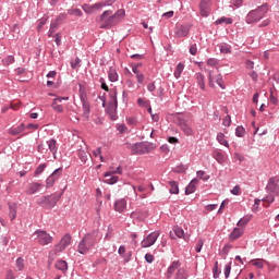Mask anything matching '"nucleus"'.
Wrapping results in <instances>:
<instances>
[{
	"instance_id": "69168bd1",
	"label": "nucleus",
	"mask_w": 279,
	"mask_h": 279,
	"mask_svg": "<svg viewBox=\"0 0 279 279\" xmlns=\"http://www.w3.org/2000/svg\"><path fill=\"white\" fill-rule=\"evenodd\" d=\"M232 195H241V187H239V185H235L232 190H231Z\"/></svg>"
},
{
	"instance_id": "680f3d73",
	"label": "nucleus",
	"mask_w": 279,
	"mask_h": 279,
	"mask_svg": "<svg viewBox=\"0 0 279 279\" xmlns=\"http://www.w3.org/2000/svg\"><path fill=\"white\" fill-rule=\"evenodd\" d=\"M137 84H143L145 82V75L141 72L136 75Z\"/></svg>"
},
{
	"instance_id": "412c9836",
	"label": "nucleus",
	"mask_w": 279,
	"mask_h": 279,
	"mask_svg": "<svg viewBox=\"0 0 279 279\" xmlns=\"http://www.w3.org/2000/svg\"><path fill=\"white\" fill-rule=\"evenodd\" d=\"M184 239V230L180 227H174L173 231L170 232V239Z\"/></svg>"
},
{
	"instance_id": "f3484780",
	"label": "nucleus",
	"mask_w": 279,
	"mask_h": 279,
	"mask_svg": "<svg viewBox=\"0 0 279 279\" xmlns=\"http://www.w3.org/2000/svg\"><path fill=\"white\" fill-rule=\"evenodd\" d=\"M43 189V184L38 182H32L27 185L26 195H34Z\"/></svg>"
},
{
	"instance_id": "ea45409f",
	"label": "nucleus",
	"mask_w": 279,
	"mask_h": 279,
	"mask_svg": "<svg viewBox=\"0 0 279 279\" xmlns=\"http://www.w3.org/2000/svg\"><path fill=\"white\" fill-rule=\"evenodd\" d=\"M78 87H80L78 93H80L81 101H83V99H88L86 98V87H84V85L82 84H78Z\"/></svg>"
},
{
	"instance_id": "c03bdc74",
	"label": "nucleus",
	"mask_w": 279,
	"mask_h": 279,
	"mask_svg": "<svg viewBox=\"0 0 279 279\" xmlns=\"http://www.w3.org/2000/svg\"><path fill=\"white\" fill-rule=\"evenodd\" d=\"M235 136H238L239 138H243V136H245V128L236 126Z\"/></svg>"
},
{
	"instance_id": "b1692460",
	"label": "nucleus",
	"mask_w": 279,
	"mask_h": 279,
	"mask_svg": "<svg viewBox=\"0 0 279 279\" xmlns=\"http://www.w3.org/2000/svg\"><path fill=\"white\" fill-rule=\"evenodd\" d=\"M199 184V179H193L190 184L185 189V195H191V193H195V187Z\"/></svg>"
},
{
	"instance_id": "ddd939ff",
	"label": "nucleus",
	"mask_w": 279,
	"mask_h": 279,
	"mask_svg": "<svg viewBox=\"0 0 279 279\" xmlns=\"http://www.w3.org/2000/svg\"><path fill=\"white\" fill-rule=\"evenodd\" d=\"M71 245V236L69 234H65L61 241L54 246V253L60 254V252H64L66 247Z\"/></svg>"
},
{
	"instance_id": "a18cd8bd",
	"label": "nucleus",
	"mask_w": 279,
	"mask_h": 279,
	"mask_svg": "<svg viewBox=\"0 0 279 279\" xmlns=\"http://www.w3.org/2000/svg\"><path fill=\"white\" fill-rule=\"evenodd\" d=\"M46 145L49 147L50 151H56V149H58L56 141H47Z\"/></svg>"
},
{
	"instance_id": "9d476101",
	"label": "nucleus",
	"mask_w": 279,
	"mask_h": 279,
	"mask_svg": "<svg viewBox=\"0 0 279 279\" xmlns=\"http://www.w3.org/2000/svg\"><path fill=\"white\" fill-rule=\"evenodd\" d=\"M213 10V1L210 0H202L199 3V12L201 16L208 17L210 16V12Z\"/></svg>"
},
{
	"instance_id": "338daca9",
	"label": "nucleus",
	"mask_w": 279,
	"mask_h": 279,
	"mask_svg": "<svg viewBox=\"0 0 279 279\" xmlns=\"http://www.w3.org/2000/svg\"><path fill=\"white\" fill-rule=\"evenodd\" d=\"M245 65H246V69H248L250 71H252V69H254V61H252V60H246Z\"/></svg>"
},
{
	"instance_id": "39448f33",
	"label": "nucleus",
	"mask_w": 279,
	"mask_h": 279,
	"mask_svg": "<svg viewBox=\"0 0 279 279\" xmlns=\"http://www.w3.org/2000/svg\"><path fill=\"white\" fill-rule=\"evenodd\" d=\"M110 101L107 105L106 112L109 114L111 121H117L119 117L117 116V108H119V101L117 100V92L110 94Z\"/></svg>"
},
{
	"instance_id": "7c9ffc66",
	"label": "nucleus",
	"mask_w": 279,
	"mask_h": 279,
	"mask_svg": "<svg viewBox=\"0 0 279 279\" xmlns=\"http://www.w3.org/2000/svg\"><path fill=\"white\" fill-rule=\"evenodd\" d=\"M9 217L11 221L16 219V204H9Z\"/></svg>"
},
{
	"instance_id": "a211bd4d",
	"label": "nucleus",
	"mask_w": 279,
	"mask_h": 279,
	"mask_svg": "<svg viewBox=\"0 0 279 279\" xmlns=\"http://www.w3.org/2000/svg\"><path fill=\"white\" fill-rule=\"evenodd\" d=\"M82 108H83V117L88 121L90 119V102H88V99L81 100Z\"/></svg>"
},
{
	"instance_id": "774afa93",
	"label": "nucleus",
	"mask_w": 279,
	"mask_h": 279,
	"mask_svg": "<svg viewBox=\"0 0 279 279\" xmlns=\"http://www.w3.org/2000/svg\"><path fill=\"white\" fill-rule=\"evenodd\" d=\"M5 279H15L14 271L8 270Z\"/></svg>"
},
{
	"instance_id": "20e7f679",
	"label": "nucleus",
	"mask_w": 279,
	"mask_h": 279,
	"mask_svg": "<svg viewBox=\"0 0 279 279\" xmlns=\"http://www.w3.org/2000/svg\"><path fill=\"white\" fill-rule=\"evenodd\" d=\"M100 24V29H110V27H114L119 20H116V15H112V10L104 11L100 17L97 20Z\"/></svg>"
},
{
	"instance_id": "7ed1b4c3",
	"label": "nucleus",
	"mask_w": 279,
	"mask_h": 279,
	"mask_svg": "<svg viewBox=\"0 0 279 279\" xmlns=\"http://www.w3.org/2000/svg\"><path fill=\"white\" fill-rule=\"evenodd\" d=\"M182 267V264L180 263V260H174L171 263V265L168 267L167 270V278L171 279L174 276V279H187L189 278V274L186 272V269L184 268H180Z\"/></svg>"
},
{
	"instance_id": "f704fd0d",
	"label": "nucleus",
	"mask_w": 279,
	"mask_h": 279,
	"mask_svg": "<svg viewBox=\"0 0 279 279\" xmlns=\"http://www.w3.org/2000/svg\"><path fill=\"white\" fill-rule=\"evenodd\" d=\"M250 221H252V216H246V217H244V218H241V219L238 221L236 226H238L239 228H243L244 226H247V223H250Z\"/></svg>"
},
{
	"instance_id": "393cba45",
	"label": "nucleus",
	"mask_w": 279,
	"mask_h": 279,
	"mask_svg": "<svg viewBox=\"0 0 279 279\" xmlns=\"http://www.w3.org/2000/svg\"><path fill=\"white\" fill-rule=\"evenodd\" d=\"M169 187V193L171 195H178L180 193V186L177 181H169L168 182Z\"/></svg>"
},
{
	"instance_id": "2f4dec72",
	"label": "nucleus",
	"mask_w": 279,
	"mask_h": 279,
	"mask_svg": "<svg viewBox=\"0 0 279 279\" xmlns=\"http://www.w3.org/2000/svg\"><path fill=\"white\" fill-rule=\"evenodd\" d=\"M219 50L220 53H232V46H230V44H220Z\"/></svg>"
},
{
	"instance_id": "f257e3e1",
	"label": "nucleus",
	"mask_w": 279,
	"mask_h": 279,
	"mask_svg": "<svg viewBox=\"0 0 279 279\" xmlns=\"http://www.w3.org/2000/svg\"><path fill=\"white\" fill-rule=\"evenodd\" d=\"M101 241V235L99 234V231H92L90 233H87L82 241L78 243V253L80 254H88L95 245H97Z\"/></svg>"
},
{
	"instance_id": "603ef678",
	"label": "nucleus",
	"mask_w": 279,
	"mask_h": 279,
	"mask_svg": "<svg viewBox=\"0 0 279 279\" xmlns=\"http://www.w3.org/2000/svg\"><path fill=\"white\" fill-rule=\"evenodd\" d=\"M60 175H62V168H58L50 174V177H52L54 180H58Z\"/></svg>"
},
{
	"instance_id": "c85d7f7f",
	"label": "nucleus",
	"mask_w": 279,
	"mask_h": 279,
	"mask_svg": "<svg viewBox=\"0 0 279 279\" xmlns=\"http://www.w3.org/2000/svg\"><path fill=\"white\" fill-rule=\"evenodd\" d=\"M232 25L233 21H232V17H226V16H222V17H219L215 24L216 25Z\"/></svg>"
},
{
	"instance_id": "bf43d9fd",
	"label": "nucleus",
	"mask_w": 279,
	"mask_h": 279,
	"mask_svg": "<svg viewBox=\"0 0 279 279\" xmlns=\"http://www.w3.org/2000/svg\"><path fill=\"white\" fill-rule=\"evenodd\" d=\"M230 123H231V118H230V116H227V117L222 120V124L225 125V128H230Z\"/></svg>"
},
{
	"instance_id": "4be33fe9",
	"label": "nucleus",
	"mask_w": 279,
	"mask_h": 279,
	"mask_svg": "<svg viewBox=\"0 0 279 279\" xmlns=\"http://www.w3.org/2000/svg\"><path fill=\"white\" fill-rule=\"evenodd\" d=\"M25 132V124L22 123L19 126H13L9 129V134H12V136H19V134H23Z\"/></svg>"
},
{
	"instance_id": "6ab92c4d",
	"label": "nucleus",
	"mask_w": 279,
	"mask_h": 279,
	"mask_svg": "<svg viewBox=\"0 0 279 279\" xmlns=\"http://www.w3.org/2000/svg\"><path fill=\"white\" fill-rule=\"evenodd\" d=\"M125 208H128V201L125 198H121L114 203V210L117 213H124Z\"/></svg>"
},
{
	"instance_id": "37998d69",
	"label": "nucleus",
	"mask_w": 279,
	"mask_h": 279,
	"mask_svg": "<svg viewBox=\"0 0 279 279\" xmlns=\"http://www.w3.org/2000/svg\"><path fill=\"white\" fill-rule=\"evenodd\" d=\"M51 108L54 110V112H64V108L62 107V105H58L56 100H52Z\"/></svg>"
},
{
	"instance_id": "4c0bfd02",
	"label": "nucleus",
	"mask_w": 279,
	"mask_h": 279,
	"mask_svg": "<svg viewBox=\"0 0 279 279\" xmlns=\"http://www.w3.org/2000/svg\"><path fill=\"white\" fill-rule=\"evenodd\" d=\"M265 263H267L265 259H255L253 260V266L257 269H263V267H265Z\"/></svg>"
},
{
	"instance_id": "cd10ccee",
	"label": "nucleus",
	"mask_w": 279,
	"mask_h": 279,
	"mask_svg": "<svg viewBox=\"0 0 279 279\" xmlns=\"http://www.w3.org/2000/svg\"><path fill=\"white\" fill-rule=\"evenodd\" d=\"M56 269H59V271H66L69 269V264H66L65 260H58L54 265Z\"/></svg>"
},
{
	"instance_id": "a878e982",
	"label": "nucleus",
	"mask_w": 279,
	"mask_h": 279,
	"mask_svg": "<svg viewBox=\"0 0 279 279\" xmlns=\"http://www.w3.org/2000/svg\"><path fill=\"white\" fill-rule=\"evenodd\" d=\"M108 78H109V82H119V73L117 72V69L112 66L109 69Z\"/></svg>"
},
{
	"instance_id": "79ce46f5",
	"label": "nucleus",
	"mask_w": 279,
	"mask_h": 279,
	"mask_svg": "<svg viewBox=\"0 0 279 279\" xmlns=\"http://www.w3.org/2000/svg\"><path fill=\"white\" fill-rule=\"evenodd\" d=\"M71 66L74 70L80 69V66H82V59H80V57H76L75 60L71 62Z\"/></svg>"
},
{
	"instance_id": "13d9d810",
	"label": "nucleus",
	"mask_w": 279,
	"mask_h": 279,
	"mask_svg": "<svg viewBox=\"0 0 279 279\" xmlns=\"http://www.w3.org/2000/svg\"><path fill=\"white\" fill-rule=\"evenodd\" d=\"M125 14V10L120 9L118 10L114 14H112L113 16H116V21H119V16H123Z\"/></svg>"
},
{
	"instance_id": "5701e85b",
	"label": "nucleus",
	"mask_w": 279,
	"mask_h": 279,
	"mask_svg": "<svg viewBox=\"0 0 279 279\" xmlns=\"http://www.w3.org/2000/svg\"><path fill=\"white\" fill-rule=\"evenodd\" d=\"M243 232L244 230L242 228H234L229 235L230 241H236V239H241V236H243Z\"/></svg>"
},
{
	"instance_id": "09e8293b",
	"label": "nucleus",
	"mask_w": 279,
	"mask_h": 279,
	"mask_svg": "<svg viewBox=\"0 0 279 279\" xmlns=\"http://www.w3.org/2000/svg\"><path fill=\"white\" fill-rule=\"evenodd\" d=\"M230 271H232V263L225 266V278H230Z\"/></svg>"
},
{
	"instance_id": "58836bf2",
	"label": "nucleus",
	"mask_w": 279,
	"mask_h": 279,
	"mask_svg": "<svg viewBox=\"0 0 279 279\" xmlns=\"http://www.w3.org/2000/svg\"><path fill=\"white\" fill-rule=\"evenodd\" d=\"M197 178H199V180H204V182L210 180V175H206V171L204 170H199L196 172Z\"/></svg>"
},
{
	"instance_id": "aec40b11",
	"label": "nucleus",
	"mask_w": 279,
	"mask_h": 279,
	"mask_svg": "<svg viewBox=\"0 0 279 279\" xmlns=\"http://www.w3.org/2000/svg\"><path fill=\"white\" fill-rule=\"evenodd\" d=\"M195 80H196V84L197 86H199V88L202 90H206V77L204 76V74H202L201 72H197L195 74Z\"/></svg>"
},
{
	"instance_id": "8fccbe9b",
	"label": "nucleus",
	"mask_w": 279,
	"mask_h": 279,
	"mask_svg": "<svg viewBox=\"0 0 279 279\" xmlns=\"http://www.w3.org/2000/svg\"><path fill=\"white\" fill-rule=\"evenodd\" d=\"M45 169H47V165L46 163H41L37 167V169L35 170V175H40V173H43V171H45Z\"/></svg>"
},
{
	"instance_id": "bb28decb",
	"label": "nucleus",
	"mask_w": 279,
	"mask_h": 279,
	"mask_svg": "<svg viewBox=\"0 0 279 279\" xmlns=\"http://www.w3.org/2000/svg\"><path fill=\"white\" fill-rule=\"evenodd\" d=\"M183 71H184V63H182V62L178 63L174 72H173V76L175 77V80H180V77H182Z\"/></svg>"
},
{
	"instance_id": "de8ad7c7",
	"label": "nucleus",
	"mask_w": 279,
	"mask_h": 279,
	"mask_svg": "<svg viewBox=\"0 0 279 279\" xmlns=\"http://www.w3.org/2000/svg\"><path fill=\"white\" fill-rule=\"evenodd\" d=\"M53 184H56V179L50 175L47 180H46V187L47 189H51V186H53Z\"/></svg>"
},
{
	"instance_id": "3c124183",
	"label": "nucleus",
	"mask_w": 279,
	"mask_h": 279,
	"mask_svg": "<svg viewBox=\"0 0 279 279\" xmlns=\"http://www.w3.org/2000/svg\"><path fill=\"white\" fill-rule=\"evenodd\" d=\"M213 271H214V278H219V274H221V270H219V262L215 263Z\"/></svg>"
},
{
	"instance_id": "1a4fd4ad",
	"label": "nucleus",
	"mask_w": 279,
	"mask_h": 279,
	"mask_svg": "<svg viewBox=\"0 0 279 279\" xmlns=\"http://www.w3.org/2000/svg\"><path fill=\"white\" fill-rule=\"evenodd\" d=\"M158 236H160V231L151 232L141 242V246L144 248L151 247L158 241Z\"/></svg>"
},
{
	"instance_id": "473e14b6",
	"label": "nucleus",
	"mask_w": 279,
	"mask_h": 279,
	"mask_svg": "<svg viewBox=\"0 0 279 279\" xmlns=\"http://www.w3.org/2000/svg\"><path fill=\"white\" fill-rule=\"evenodd\" d=\"M16 271H23L25 269V259L23 257H19L15 262Z\"/></svg>"
},
{
	"instance_id": "4468645a",
	"label": "nucleus",
	"mask_w": 279,
	"mask_h": 279,
	"mask_svg": "<svg viewBox=\"0 0 279 279\" xmlns=\"http://www.w3.org/2000/svg\"><path fill=\"white\" fill-rule=\"evenodd\" d=\"M208 80H209V86H215V82H216L222 90H226V84H223V76H221V74H218L216 77H214L213 71H209Z\"/></svg>"
},
{
	"instance_id": "e433bc0d",
	"label": "nucleus",
	"mask_w": 279,
	"mask_h": 279,
	"mask_svg": "<svg viewBox=\"0 0 279 279\" xmlns=\"http://www.w3.org/2000/svg\"><path fill=\"white\" fill-rule=\"evenodd\" d=\"M56 29H58V22H52L48 31L49 38H52L53 34H56Z\"/></svg>"
},
{
	"instance_id": "a19ab883",
	"label": "nucleus",
	"mask_w": 279,
	"mask_h": 279,
	"mask_svg": "<svg viewBox=\"0 0 279 279\" xmlns=\"http://www.w3.org/2000/svg\"><path fill=\"white\" fill-rule=\"evenodd\" d=\"M207 65L213 66V69H217V66H219V60H217L216 58H209L207 60Z\"/></svg>"
},
{
	"instance_id": "f03ea898",
	"label": "nucleus",
	"mask_w": 279,
	"mask_h": 279,
	"mask_svg": "<svg viewBox=\"0 0 279 279\" xmlns=\"http://www.w3.org/2000/svg\"><path fill=\"white\" fill-rule=\"evenodd\" d=\"M269 12V4L264 3L257 7L255 10H251L245 16V23L247 25H254V23H260L267 13Z\"/></svg>"
},
{
	"instance_id": "6e6d98bb",
	"label": "nucleus",
	"mask_w": 279,
	"mask_h": 279,
	"mask_svg": "<svg viewBox=\"0 0 279 279\" xmlns=\"http://www.w3.org/2000/svg\"><path fill=\"white\" fill-rule=\"evenodd\" d=\"M190 53L191 56H197V44H192L190 46Z\"/></svg>"
},
{
	"instance_id": "72a5a7b5",
	"label": "nucleus",
	"mask_w": 279,
	"mask_h": 279,
	"mask_svg": "<svg viewBox=\"0 0 279 279\" xmlns=\"http://www.w3.org/2000/svg\"><path fill=\"white\" fill-rule=\"evenodd\" d=\"M68 14H70V16H84V12H82V10L73 8L68 9Z\"/></svg>"
},
{
	"instance_id": "864d4df0",
	"label": "nucleus",
	"mask_w": 279,
	"mask_h": 279,
	"mask_svg": "<svg viewBox=\"0 0 279 279\" xmlns=\"http://www.w3.org/2000/svg\"><path fill=\"white\" fill-rule=\"evenodd\" d=\"M202 247H204V240L203 239H198L196 246H195V252H202Z\"/></svg>"
},
{
	"instance_id": "2eb2a0df",
	"label": "nucleus",
	"mask_w": 279,
	"mask_h": 279,
	"mask_svg": "<svg viewBox=\"0 0 279 279\" xmlns=\"http://www.w3.org/2000/svg\"><path fill=\"white\" fill-rule=\"evenodd\" d=\"M82 10L85 12V14H95V12H99L104 10V4H99V2L95 4H83Z\"/></svg>"
},
{
	"instance_id": "e2e57ef3",
	"label": "nucleus",
	"mask_w": 279,
	"mask_h": 279,
	"mask_svg": "<svg viewBox=\"0 0 279 279\" xmlns=\"http://www.w3.org/2000/svg\"><path fill=\"white\" fill-rule=\"evenodd\" d=\"M126 123L128 125H136L137 121H136V118H126Z\"/></svg>"
},
{
	"instance_id": "dca6fc26",
	"label": "nucleus",
	"mask_w": 279,
	"mask_h": 279,
	"mask_svg": "<svg viewBox=\"0 0 279 279\" xmlns=\"http://www.w3.org/2000/svg\"><path fill=\"white\" fill-rule=\"evenodd\" d=\"M38 204L40 206H53L54 204H58V197L50 195V196H43L38 199Z\"/></svg>"
},
{
	"instance_id": "423d86ee",
	"label": "nucleus",
	"mask_w": 279,
	"mask_h": 279,
	"mask_svg": "<svg viewBox=\"0 0 279 279\" xmlns=\"http://www.w3.org/2000/svg\"><path fill=\"white\" fill-rule=\"evenodd\" d=\"M153 149H156V146L149 142H137L131 146L132 154L137 155L149 154Z\"/></svg>"
},
{
	"instance_id": "f8f14e48",
	"label": "nucleus",
	"mask_w": 279,
	"mask_h": 279,
	"mask_svg": "<svg viewBox=\"0 0 279 279\" xmlns=\"http://www.w3.org/2000/svg\"><path fill=\"white\" fill-rule=\"evenodd\" d=\"M191 32L187 25L177 24L174 27L175 38H186Z\"/></svg>"
},
{
	"instance_id": "052dcab7",
	"label": "nucleus",
	"mask_w": 279,
	"mask_h": 279,
	"mask_svg": "<svg viewBox=\"0 0 279 279\" xmlns=\"http://www.w3.org/2000/svg\"><path fill=\"white\" fill-rule=\"evenodd\" d=\"M125 252H126L125 245H121L118 250V253L122 256V258H125Z\"/></svg>"
},
{
	"instance_id": "49530a36",
	"label": "nucleus",
	"mask_w": 279,
	"mask_h": 279,
	"mask_svg": "<svg viewBox=\"0 0 279 279\" xmlns=\"http://www.w3.org/2000/svg\"><path fill=\"white\" fill-rule=\"evenodd\" d=\"M106 184H117L119 182V177L111 175L109 179L105 180Z\"/></svg>"
},
{
	"instance_id": "9b49d317",
	"label": "nucleus",
	"mask_w": 279,
	"mask_h": 279,
	"mask_svg": "<svg viewBox=\"0 0 279 279\" xmlns=\"http://www.w3.org/2000/svg\"><path fill=\"white\" fill-rule=\"evenodd\" d=\"M266 191L268 193H274L275 195H279V178L278 177H271L268 180V183L266 185Z\"/></svg>"
},
{
	"instance_id": "0eeeda50",
	"label": "nucleus",
	"mask_w": 279,
	"mask_h": 279,
	"mask_svg": "<svg viewBox=\"0 0 279 279\" xmlns=\"http://www.w3.org/2000/svg\"><path fill=\"white\" fill-rule=\"evenodd\" d=\"M174 121L178 125H180L181 130L186 134L187 136H191L193 134V129L189 126V116H184L183 113H177L174 117Z\"/></svg>"
},
{
	"instance_id": "6e6552de",
	"label": "nucleus",
	"mask_w": 279,
	"mask_h": 279,
	"mask_svg": "<svg viewBox=\"0 0 279 279\" xmlns=\"http://www.w3.org/2000/svg\"><path fill=\"white\" fill-rule=\"evenodd\" d=\"M39 245H51L53 243V236L45 230H37L33 233Z\"/></svg>"
},
{
	"instance_id": "4d7b16f0",
	"label": "nucleus",
	"mask_w": 279,
	"mask_h": 279,
	"mask_svg": "<svg viewBox=\"0 0 279 279\" xmlns=\"http://www.w3.org/2000/svg\"><path fill=\"white\" fill-rule=\"evenodd\" d=\"M99 82H100V86H101L102 90H106L108 93V90H110V88L106 84V80H104V77H100Z\"/></svg>"
},
{
	"instance_id": "0e129e2a",
	"label": "nucleus",
	"mask_w": 279,
	"mask_h": 279,
	"mask_svg": "<svg viewBox=\"0 0 279 279\" xmlns=\"http://www.w3.org/2000/svg\"><path fill=\"white\" fill-rule=\"evenodd\" d=\"M117 130L120 134H123V132L128 130V126H125V124H118Z\"/></svg>"
},
{
	"instance_id": "c9c22d12",
	"label": "nucleus",
	"mask_w": 279,
	"mask_h": 279,
	"mask_svg": "<svg viewBox=\"0 0 279 279\" xmlns=\"http://www.w3.org/2000/svg\"><path fill=\"white\" fill-rule=\"evenodd\" d=\"M3 66H10V64H14V56H7L2 59Z\"/></svg>"
},
{
	"instance_id": "5fc2aeb1",
	"label": "nucleus",
	"mask_w": 279,
	"mask_h": 279,
	"mask_svg": "<svg viewBox=\"0 0 279 279\" xmlns=\"http://www.w3.org/2000/svg\"><path fill=\"white\" fill-rule=\"evenodd\" d=\"M231 5H233L235 9L241 8L243 5V0H231L230 1Z\"/></svg>"
},
{
	"instance_id": "c756f323",
	"label": "nucleus",
	"mask_w": 279,
	"mask_h": 279,
	"mask_svg": "<svg viewBox=\"0 0 279 279\" xmlns=\"http://www.w3.org/2000/svg\"><path fill=\"white\" fill-rule=\"evenodd\" d=\"M118 173V175H122L123 174V168L121 167V166H119L117 169H114V170H110V171H108V172H106L105 174H104V177L105 178H110L111 175H114V174H117Z\"/></svg>"
}]
</instances>
